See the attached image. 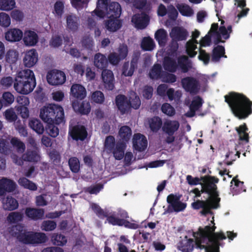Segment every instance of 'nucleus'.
Here are the masks:
<instances>
[{
    "label": "nucleus",
    "mask_w": 252,
    "mask_h": 252,
    "mask_svg": "<svg viewBox=\"0 0 252 252\" xmlns=\"http://www.w3.org/2000/svg\"><path fill=\"white\" fill-rule=\"evenodd\" d=\"M212 226H206L204 229H199L198 232L193 233V239L187 236L182 239L178 245V248L183 252H190L194 246L200 249H205V252H219V240L225 239L226 237L222 233H214V218L211 221Z\"/></svg>",
    "instance_id": "obj_1"
},
{
    "label": "nucleus",
    "mask_w": 252,
    "mask_h": 252,
    "mask_svg": "<svg viewBox=\"0 0 252 252\" xmlns=\"http://www.w3.org/2000/svg\"><path fill=\"white\" fill-rule=\"evenodd\" d=\"M202 182L198 178H193L191 175L187 176V181L190 185H201V190L194 189L192 192L196 197H199L201 192H206L209 195L208 198L205 201L198 200L192 203V207L195 209H202L201 213L206 214L209 213L211 209L217 208L219 206L220 199L217 197L216 184L219 181L218 178L214 177H204L201 178Z\"/></svg>",
    "instance_id": "obj_2"
},
{
    "label": "nucleus",
    "mask_w": 252,
    "mask_h": 252,
    "mask_svg": "<svg viewBox=\"0 0 252 252\" xmlns=\"http://www.w3.org/2000/svg\"><path fill=\"white\" fill-rule=\"evenodd\" d=\"M109 1V0H98L97 7L93 13L100 18L107 16L109 20L105 23V27L110 32H115L121 26L118 19L121 13V8L116 2H111L108 5Z\"/></svg>",
    "instance_id": "obj_3"
},
{
    "label": "nucleus",
    "mask_w": 252,
    "mask_h": 252,
    "mask_svg": "<svg viewBox=\"0 0 252 252\" xmlns=\"http://www.w3.org/2000/svg\"><path fill=\"white\" fill-rule=\"evenodd\" d=\"M234 115L239 119L247 118L252 113V101L242 94L231 93L225 96Z\"/></svg>",
    "instance_id": "obj_4"
},
{
    "label": "nucleus",
    "mask_w": 252,
    "mask_h": 252,
    "mask_svg": "<svg viewBox=\"0 0 252 252\" xmlns=\"http://www.w3.org/2000/svg\"><path fill=\"white\" fill-rule=\"evenodd\" d=\"M219 21L221 22L219 30L218 24H213L208 34L200 40L201 47L209 46L211 40L217 43L219 42H224L223 39H227L229 37V34L231 32V27L228 26L226 28L224 21L220 18Z\"/></svg>",
    "instance_id": "obj_5"
},
{
    "label": "nucleus",
    "mask_w": 252,
    "mask_h": 252,
    "mask_svg": "<svg viewBox=\"0 0 252 252\" xmlns=\"http://www.w3.org/2000/svg\"><path fill=\"white\" fill-rule=\"evenodd\" d=\"M35 86V78L32 70L25 69L17 73L14 83V88L17 93L29 94L33 90Z\"/></svg>",
    "instance_id": "obj_6"
},
{
    "label": "nucleus",
    "mask_w": 252,
    "mask_h": 252,
    "mask_svg": "<svg viewBox=\"0 0 252 252\" xmlns=\"http://www.w3.org/2000/svg\"><path fill=\"white\" fill-rule=\"evenodd\" d=\"M23 226L17 225L9 228L7 232L10 235L16 237L25 244H40L45 242L47 237L45 234L41 232H27L22 230Z\"/></svg>",
    "instance_id": "obj_7"
},
{
    "label": "nucleus",
    "mask_w": 252,
    "mask_h": 252,
    "mask_svg": "<svg viewBox=\"0 0 252 252\" xmlns=\"http://www.w3.org/2000/svg\"><path fill=\"white\" fill-rule=\"evenodd\" d=\"M39 116L44 122L48 124H59L64 121V110L58 104H49L40 109Z\"/></svg>",
    "instance_id": "obj_8"
},
{
    "label": "nucleus",
    "mask_w": 252,
    "mask_h": 252,
    "mask_svg": "<svg viewBox=\"0 0 252 252\" xmlns=\"http://www.w3.org/2000/svg\"><path fill=\"white\" fill-rule=\"evenodd\" d=\"M169 53L168 57L164 58L163 65L164 69L171 72H175L178 68L181 69L183 72L188 70V57L183 56L177 59L178 63L176 62L177 53L172 49Z\"/></svg>",
    "instance_id": "obj_9"
},
{
    "label": "nucleus",
    "mask_w": 252,
    "mask_h": 252,
    "mask_svg": "<svg viewBox=\"0 0 252 252\" xmlns=\"http://www.w3.org/2000/svg\"><path fill=\"white\" fill-rule=\"evenodd\" d=\"M91 207L93 210L97 214V215L101 218L107 217V220L109 223L113 225H124L126 227L132 228L136 229L138 227V224L135 222H129L126 221L124 219H120L117 218L118 217L115 214L112 215L108 213L107 212L102 210L100 207L96 204H92Z\"/></svg>",
    "instance_id": "obj_10"
},
{
    "label": "nucleus",
    "mask_w": 252,
    "mask_h": 252,
    "mask_svg": "<svg viewBox=\"0 0 252 252\" xmlns=\"http://www.w3.org/2000/svg\"><path fill=\"white\" fill-rule=\"evenodd\" d=\"M187 31L183 28L175 27L172 29L170 32V36L172 39L170 49L177 51L178 48V41L185 40L187 37Z\"/></svg>",
    "instance_id": "obj_11"
},
{
    "label": "nucleus",
    "mask_w": 252,
    "mask_h": 252,
    "mask_svg": "<svg viewBox=\"0 0 252 252\" xmlns=\"http://www.w3.org/2000/svg\"><path fill=\"white\" fill-rule=\"evenodd\" d=\"M167 201L169 204L167 211L169 212H179L183 211L186 208V203L180 201V197L171 194L167 197Z\"/></svg>",
    "instance_id": "obj_12"
},
{
    "label": "nucleus",
    "mask_w": 252,
    "mask_h": 252,
    "mask_svg": "<svg viewBox=\"0 0 252 252\" xmlns=\"http://www.w3.org/2000/svg\"><path fill=\"white\" fill-rule=\"evenodd\" d=\"M47 81L48 83L54 86L63 84L66 80L64 73L62 71L54 69L47 73Z\"/></svg>",
    "instance_id": "obj_13"
},
{
    "label": "nucleus",
    "mask_w": 252,
    "mask_h": 252,
    "mask_svg": "<svg viewBox=\"0 0 252 252\" xmlns=\"http://www.w3.org/2000/svg\"><path fill=\"white\" fill-rule=\"evenodd\" d=\"M18 105L15 107L18 114L24 119L29 116V111L28 108L30 104L29 98L25 96H20L17 98Z\"/></svg>",
    "instance_id": "obj_14"
},
{
    "label": "nucleus",
    "mask_w": 252,
    "mask_h": 252,
    "mask_svg": "<svg viewBox=\"0 0 252 252\" xmlns=\"http://www.w3.org/2000/svg\"><path fill=\"white\" fill-rule=\"evenodd\" d=\"M38 61V55L34 49L27 50L24 54L23 59L24 65L27 67H32L34 66Z\"/></svg>",
    "instance_id": "obj_15"
},
{
    "label": "nucleus",
    "mask_w": 252,
    "mask_h": 252,
    "mask_svg": "<svg viewBox=\"0 0 252 252\" xmlns=\"http://www.w3.org/2000/svg\"><path fill=\"white\" fill-rule=\"evenodd\" d=\"M183 88L192 94H196L199 90L198 82L194 78L186 77L182 80Z\"/></svg>",
    "instance_id": "obj_16"
},
{
    "label": "nucleus",
    "mask_w": 252,
    "mask_h": 252,
    "mask_svg": "<svg viewBox=\"0 0 252 252\" xmlns=\"http://www.w3.org/2000/svg\"><path fill=\"white\" fill-rule=\"evenodd\" d=\"M200 35V32L195 30L192 33V39L187 42L186 51L190 57H193L197 54V51H195L197 49L198 42L196 40Z\"/></svg>",
    "instance_id": "obj_17"
},
{
    "label": "nucleus",
    "mask_w": 252,
    "mask_h": 252,
    "mask_svg": "<svg viewBox=\"0 0 252 252\" xmlns=\"http://www.w3.org/2000/svg\"><path fill=\"white\" fill-rule=\"evenodd\" d=\"M23 41L26 46H33L38 41L37 33L32 30H27L23 32Z\"/></svg>",
    "instance_id": "obj_18"
},
{
    "label": "nucleus",
    "mask_w": 252,
    "mask_h": 252,
    "mask_svg": "<svg viewBox=\"0 0 252 252\" xmlns=\"http://www.w3.org/2000/svg\"><path fill=\"white\" fill-rule=\"evenodd\" d=\"M23 36V32L18 28L10 29L4 33L5 39L11 43L20 41Z\"/></svg>",
    "instance_id": "obj_19"
},
{
    "label": "nucleus",
    "mask_w": 252,
    "mask_h": 252,
    "mask_svg": "<svg viewBox=\"0 0 252 252\" xmlns=\"http://www.w3.org/2000/svg\"><path fill=\"white\" fill-rule=\"evenodd\" d=\"M133 148L138 151H144L147 147L148 142L146 137L140 133L135 134L133 137Z\"/></svg>",
    "instance_id": "obj_20"
},
{
    "label": "nucleus",
    "mask_w": 252,
    "mask_h": 252,
    "mask_svg": "<svg viewBox=\"0 0 252 252\" xmlns=\"http://www.w3.org/2000/svg\"><path fill=\"white\" fill-rule=\"evenodd\" d=\"M72 107L75 112L84 115L89 114L91 111L90 104L87 101L75 100L72 102Z\"/></svg>",
    "instance_id": "obj_21"
},
{
    "label": "nucleus",
    "mask_w": 252,
    "mask_h": 252,
    "mask_svg": "<svg viewBox=\"0 0 252 252\" xmlns=\"http://www.w3.org/2000/svg\"><path fill=\"white\" fill-rule=\"evenodd\" d=\"M101 76L104 87L108 90H113L114 87V77L113 72L110 70H104L102 72Z\"/></svg>",
    "instance_id": "obj_22"
},
{
    "label": "nucleus",
    "mask_w": 252,
    "mask_h": 252,
    "mask_svg": "<svg viewBox=\"0 0 252 252\" xmlns=\"http://www.w3.org/2000/svg\"><path fill=\"white\" fill-rule=\"evenodd\" d=\"M15 182L6 178H0V190L2 195L6 192H11L16 188Z\"/></svg>",
    "instance_id": "obj_23"
},
{
    "label": "nucleus",
    "mask_w": 252,
    "mask_h": 252,
    "mask_svg": "<svg viewBox=\"0 0 252 252\" xmlns=\"http://www.w3.org/2000/svg\"><path fill=\"white\" fill-rule=\"evenodd\" d=\"M148 21V16L144 13L134 15L131 20V22L135 27L138 29L145 28L147 26Z\"/></svg>",
    "instance_id": "obj_24"
},
{
    "label": "nucleus",
    "mask_w": 252,
    "mask_h": 252,
    "mask_svg": "<svg viewBox=\"0 0 252 252\" xmlns=\"http://www.w3.org/2000/svg\"><path fill=\"white\" fill-rule=\"evenodd\" d=\"M70 94L75 98L82 99L86 97L87 92L86 89L82 85L75 84L71 87Z\"/></svg>",
    "instance_id": "obj_25"
},
{
    "label": "nucleus",
    "mask_w": 252,
    "mask_h": 252,
    "mask_svg": "<svg viewBox=\"0 0 252 252\" xmlns=\"http://www.w3.org/2000/svg\"><path fill=\"white\" fill-rule=\"evenodd\" d=\"M179 123L175 120H167L162 126L163 130L169 135L173 134L179 127Z\"/></svg>",
    "instance_id": "obj_26"
},
{
    "label": "nucleus",
    "mask_w": 252,
    "mask_h": 252,
    "mask_svg": "<svg viewBox=\"0 0 252 252\" xmlns=\"http://www.w3.org/2000/svg\"><path fill=\"white\" fill-rule=\"evenodd\" d=\"M73 139L75 140H84L87 136V132L83 126H76L70 130L69 132Z\"/></svg>",
    "instance_id": "obj_27"
},
{
    "label": "nucleus",
    "mask_w": 252,
    "mask_h": 252,
    "mask_svg": "<svg viewBox=\"0 0 252 252\" xmlns=\"http://www.w3.org/2000/svg\"><path fill=\"white\" fill-rule=\"evenodd\" d=\"M202 100L199 96H195L189 105V111L186 113L188 117H192L196 111L199 109L202 104Z\"/></svg>",
    "instance_id": "obj_28"
},
{
    "label": "nucleus",
    "mask_w": 252,
    "mask_h": 252,
    "mask_svg": "<svg viewBox=\"0 0 252 252\" xmlns=\"http://www.w3.org/2000/svg\"><path fill=\"white\" fill-rule=\"evenodd\" d=\"M19 53L14 49H10L5 53L4 60L10 65L16 63L19 59Z\"/></svg>",
    "instance_id": "obj_29"
},
{
    "label": "nucleus",
    "mask_w": 252,
    "mask_h": 252,
    "mask_svg": "<svg viewBox=\"0 0 252 252\" xmlns=\"http://www.w3.org/2000/svg\"><path fill=\"white\" fill-rule=\"evenodd\" d=\"M126 147V142H118L116 144L115 147L111 151L115 159L120 160L123 158Z\"/></svg>",
    "instance_id": "obj_30"
},
{
    "label": "nucleus",
    "mask_w": 252,
    "mask_h": 252,
    "mask_svg": "<svg viewBox=\"0 0 252 252\" xmlns=\"http://www.w3.org/2000/svg\"><path fill=\"white\" fill-rule=\"evenodd\" d=\"M25 214L31 219L38 220L42 218L44 212L43 209L27 208L25 210Z\"/></svg>",
    "instance_id": "obj_31"
},
{
    "label": "nucleus",
    "mask_w": 252,
    "mask_h": 252,
    "mask_svg": "<svg viewBox=\"0 0 252 252\" xmlns=\"http://www.w3.org/2000/svg\"><path fill=\"white\" fill-rule=\"evenodd\" d=\"M131 134V130L128 126L121 127L119 131V142L126 143L130 138Z\"/></svg>",
    "instance_id": "obj_32"
},
{
    "label": "nucleus",
    "mask_w": 252,
    "mask_h": 252,
    "mask_svg": "<svg viewBox=\"0 0 252 252\" xmlns=\"http://www.w3.org/2000/svg\"><path fill=\"white\" fill-rule=\"evenodd\" d=\"M224 48L222 46L218 45L215 47L213 50L212 58L211 61L214 63H217L220 61V58H226L224 55Z\"/></svg>",
    "instance_id": "obj_33"
},
{
    "label": "nucleus",
    "mask_w": 252,
    "mask_h": 252,
    "mask_svg": "<svg viewBox=\"0 0 252 252\" xmlns=\"http://www.w3.org/2000/svg\"><path fill=\"white\" fill-rule=\"evenodd\" d=\"M116 103L118 109L123 113L129 108V102L123 95H119L116 97Z\"/></svg>",
    "instance_id": "obj_34"
},
{
    "label": "nucleus",
    "mask_w": 252,
    "mask_h": 252,
    "mask_svg": "<svg viewBox=\"0 0 252 252\" xmlns=\"http://www.w3.org/2000/svg\"><path fill=\"white\" fill-rule=\"evenodd\" d=\"M3 208L5 210H13L18 207L17 201L11 196H7L2 200Z\"/></svg>",
    "instance_id": "obj_35"
},
{
    "label": "nucleus",
    "mask_w": 252,
    "mask_h": 252,
    "mask_svg": "<svg viewBox=\"0 0 252 252\" xmlns=\"http://www.w3.org/2000/svg\"><path fill=\"white\" fill-rule=\"evenodd\" d=\"M94 64L96 67L102 69L107 64V58L100 53L96 54L94 59Z\"/></svg>",
    "instance_id": "obj_36"
},
{
    "label": "nucleus",
    "mask_w": 252,
    "mask_h": 252,
    "mask_svg": "<svg viewBox=\"0 0 252 252\" xmlns=\"http://www.w3.org/2000/svg\"><path fill=\"white\" fill-rule=\"evenodd\" d=\"M155 37L160 46H163L167 41V33L163 29L158 30L155 34Z\"/></svg>",
    "instance_id": "obj_37"
},
{
    "label": "nucleus",
    "mask_w": 252,
    "mask_h": 252,
    "mask_svg": "<svg viewBox=\"0 0 252 252\" xmlns=\"http://www.w3.org/2000/svg\"><path fill=\"white\" fill-rule=\"evenodd\" d=\"M231 184V190L233 195L245 191V189H243V182L237 180L236 177L233 178Z\"/></svg>",
    "instance_id": "obj_38"
},
{
    "label": "nucleus",
    "mask_w": 252,
    "mask_h": 252,
    "mask_svg": "<svg viewBox=\"0 0 252 252\" xmlns=\"http://www.w3.org/2000/svg\"><path fill=\"white\" fill-rule=\"evenodd\" d=\"M241 140H244L248 142L249 141L248 128L245 124L235 128Z\"/></svg>",
    "instance_id": "obj_39"
},
{
    "label": "nucleus",
    "mask_w": 252,
    "mask_h": 252,
    "mask_svg": "<svg viewBox=\"0 0 252 252\" xmlns=\"http://www.w3.org/2000/svg\"><path fill=\"white\" fill-rule=\"evenodd\" d=\"M30 126L37 133L41 134L43 133L44 129L42 123L39 120L32 119L29 122Z\"/></svg>",
    "instance_id": "obj_40"
},
{
    "label": "nucleus",
    "mask_w": 252,
    "mask_h": 252,
    "mask_svg": "<svg viewBox=\"0 0 252 252\" xmlns=\"http://www.w3.org/2000/svg\"><path fill=\"white\" fill-rule=\"evenodd\" d=\"M78 21V18L74 15H68L66 17L67 27L70 30L74 31L77 29Z\"/></svg>",
    "instance_id": "obj_41"
},
{
    "label": "nucleus",
    "mask_w": 252,
    "mask_h": 252,
    "mask_svg": "<svg viewBox=\"0 0 252 252\" xmlns=\"http://www.w3.org/2000/svg\"><path fill=\"white\" fill-rule=\"evenodd\" d=\"M16 5L15 0H0V10L8 11L13 9Z\"/></svg>",
    "instance_id": "obj_42"
},
{
    "label": "nucleus",
    "mask_w": 252,
    "mask_h": 252,
    "mask_svg": "<svg viewBox=\"0 0 252 252\" xmlns=\"http://www.w3.org/2000/svg\"><path fill=\"white\" fill-rule=\"evenodd\" d=\"M51 241L54 245L63 246L65 245L67 240L65 236L54 233L52 235Z\"/></svg>",
    "instance_id": "obj_43"
},
{
    "label": "nucleus",
    "mask_w": 252,
    "mask_h": 252,
    "mask_svg": "<svg viewBox=\"0 0 252 252\" xmlns=\"http://www.w3.org/2000/svg\"><path fill=\"white\" fill-rule=\"evenodd\" d=\"M177 8L184 16L189 17L193 14V10L188 5L183 3L178 4L176 5Z\"/></svg>",
    "instance_id": "obj_44"
},
{
    "label": "nucleus",
    "mask_w": 252,
    "mask_h": 252,
    "mask_svg": "<svg viewBox=\"0 0 252 252\" xmlns=\"http://www.w3.org/2000/svg\"><path fill=\"white\" fill-rule=\"evenodd\" d=\"M136 62L133 60L131 63H125L123 68V74L126 76H131L134 72Z\"/></svg>",
    "instance_id": "obj_45"
},
{
    "label": "nucleus",
    "mask_w": 252,
    "mask_h": 252,
    "mask_svg": "<svg viewBox=\"0 0 252 252\" xmlns=\"http://www.w3.org/2000/svg\"><path fill=\"white\" fill-rule=\"evenodd\" d=\"M18 183L20 186L23 187L25 189H27L31 190H35L37 189L36 185L26 178H20L18 181Z\"/></svg>",
    "instance_id": "obj_46"
},
{
    "label": "nucleus",
    "mask_w": 252,
    "mask_h": 252,
    "mask_svg": "<svg viewBox=\"0 0 252 252\" xmlns=\"http://www.w3.org/2000/svg\"><path fill=\"white\" fill-rule=\"evenodd\" d=\"M148 123L151 129L153 131H157L160 128L162 124L161 120L158 117H155L148 120Z\"/></svg>",
    "instance_id": "obj_47"
},
{
    "label": "nucleus",
    "mask_w": 252,
    "mask_h": 252,
    "mask_svg": "<svg viewBox=\"0 0 252 252\" xmlns=\"http://www.w3.org/2000/svg\"><path fill=\"white\" fill-rule=\"evenodd\" d=\"M166 94L170 101L174 100L177 103H178L182 96V93L181 91H175L172 88H170L167 90Z\"/></svg>",
    "instance_id": "obj_48"
},
{
    "label": "nucleus",
    "mask_w": 252,
    "mask_h": 252,
    "mask_svg": "<svg viewBox=\"0 0 252 252\" xmlns=\"http://www.w3.org/2000/svg\"><path fill=\"white\" fill-rule=\"evenodd\" d=\"M163 73H161V67L158 64H155L149 72L150 77L152 79L161 78Z\"/></svg>",
    "instance_id": "obj_49"
},
{
    "label": "nucleus",
    "mask_w": 252,
    "mask_h": 252,
    "mask_svg": "<svg viewBox=\"0 0 252 252\" xmlns=\"http://www.w3.org/2000/svg\"><path fill=\"white\" fill-rule=\"evenodd\" d=\"M64 11V3L60 0L57 1L54 4L53 13L58 17H61Z\"/></svg>",
    "instance_id": "obj_50"
},
{
    "label": "nucleus",
    "mask_w": 252,
    "mask_h": 252,
    "mask_svg": "<svg viewBox=\"0 0 252 252\" xmlns=\"http://www.w3.org/2000/svg\"><path fill=\"white\" fill-rule=\"evenodd\" d=\"M9 138L4 136L0 138V152L3 154H7L9 150Z\"/></svg>",
    "instance_id": "obj_51"
},
{
    "label": "nucleus",
    "mask_w": 252,
    "mask_h": 252,
    "mask_svg": "<svg viewBox=\"0 0 252 252\" xmlns=\"http://www.w3.org/2000/svg\"><path fill=\"white\" fill-rule=\"evenodd\" d=\"M104 95L101 91H97L92 94L91 100L93 102L101 104L104 102Z\"/></svg>",
    "instance_id": "obj_52"
},
{
    "label": "nucleus",
    "mask_w": 252,
    "mask_h": 252,
    "mask_svg": "<svg viewBox=\"0 0 252 252\" xmlns=\"http://www.w3.org/2000/svg\"><path fill=\"white\" fill-rule=\"evenodd\" d=\"M24 158L25 160L37 161L39 159L40 157L37 149H34V150L31 152L28 151L27 154L24 156Z\"/></svg>",
    "instance_id": "obj_53"
},
{
    "label": "nucleus",
    "mask_w": 252,
    "mask_h": 252,
    "mask_svg": "<svg viewBox=\"0 0 252 252\" xmlns=\"http://www.w3.org/2000/svg\"><path fill=\"white\" fill-rule=\"evenodd\" d=\"M11 24V19L9 15L5 12L0 13V26L4 27H8Z\"/></svg>",
    "instance_id": "obj_54"
},
{
    "label": "nucleus",
    "mask_w": 252,
    "mask_h": 252,
    "mask_svg": "<svg viewBox=\"0 0 252 252\" xmlns=\"http://www.w3.org/2000/svg\"><path fill=\"white\" fill-rule=\"evenodd\" d=\"M23 215L19 212H12L9 214L7 217V220L11 223H15L21 221L23 219Z\"/></svg>",
    "instance_id": "obj_55"
},
{
    "label": "nucleus",
    "mask_w": 252,
    "mask_h": 252,
    "mask_svg": "<svg viewBox=\"0 0 252 252\" xmlns=\"http://www.w3.org/2000/svg\"><path fill=\"white\" fill-rule=\"evenodd\" d=\"M155 46L153 40L150 37H145L143 38L142 43V48L145 50H152Z\"/></svg>",
    "instance_id": "obj_56"
},
{
    "label": "nucleus",
    "mask_w": 252,
    "mask_h": 252,
    "mask_svg": "<svg viewBox=\"0 0 252 252\" xmlns=\"http://www.w3.org/2000/svg\"><path fill=\"white\" fill-rule=\"evenodd\" d=\"M4 116L5 119L9 122L16 120L17 116L13 108H9L5 111Z\"/></svg>",
    "instance_id": "obj_57"
},
{
    "label": "nucleus",
    "mask_w": 252,
    "mask_h": 252,
    "mask_svg": "<svg viewBox=\"0 0 252 252\" xmlns=\"http://www.w3.org/2000/svg\"><path fill=\"white\" fill-rule=\"evenodd\" d=\"M51 200L50 195L47 194L39 195L36 198V204L38 206H45Z\"/></svg>",
    "instance_id": "obj_58"
},
{
    "label": "nucleus",
    "mask_w": 252,
    "mask_h": 252,
    "mask_svg": "<svg viewBox=\"0 0 252 252\" xmlns=\"http://www.w3.org/2000/svg\"><path fill=\"white\" fill-rule=\"evenodd\" d=\"M11 144L17 149L19 153H22L25 149L24 144L17 138H12L10 140Z\"/></svg>",
    "instance_id": "obj_59"
},
{
    "label": "nucleus",
    "mask_w": 252,
    "mask_h": 252,
    "mask_svg": "<svg viewBox=\"0 0 252 252\" xmlns=\"http://www.w3.org/2000/svg\"><path fill=\"white\" fill-rule=\"evenodd\" d=\"M14 95L10 92H5L2 94V101L5 105H9L14 101Z\"/></svg>",
    "instance_id": "obj_60"
},
{
    "label": "nucleus",
    "mask_w": 252,
    "mask_h": 252,
    "mask_svg": "<svg viewBox=\"0 0 252 252\" xmlns=\"http://www.w3.org/2000/svg\"><path fill=\"white\" fill-rule=\"evenodd\" d=\"M69 165L71 171L73 172H78L80 169V163L78 159L76 158H72L69 160Z\"/></svg>",
    "instance_id": "obj_61"
},
{
    "label": "nucleus",
    "mask_w": 252,
    "mask_h": 252,
    "mask_svg": "<svg viewBox=\"0 0 252 252\" xmlns=\"http://www.w3.org/2000/svg\"><path fill=\"white\" fill-rule=\"evenodd\" d=\"M161 110L163 113L169 116H172L175 113V109L170 104L167 103L162 105Z\"/></svg>",
    "instance_id": "obj_62"
},
{
    "label": "nucleus",
    "mask_w": 252,
    "mask_h": 252,
    "mask_svg": "<svg viewBox=\"0 0 252 252\" xmlns=\"http://www.w3.org/2000/svg\"><path fill=\"white\" fill-rule=\"evenodd\" d=\"M56 227L55 222L51 220L44 221L41 225V228L43 230L46 231H52Z\"/></svg>",
    "instance_id": "obj_63"
},
{
    "label": "nucleus",
    "mask_w": 252,
    "mask_h": 252,
    "mask_svg": "<svg viewBox=\"0 0 252 252\" xmlns=\"http://www.w3.org/2000/svg\"><path fill=\"white\" fill-rule=\"evenodd\" d=\"M115 138L113 136H108L105 141V149L107 151H111L115 147Z\"/></svg>",
    "instance_id": "obj_64"
}]
</instances>
